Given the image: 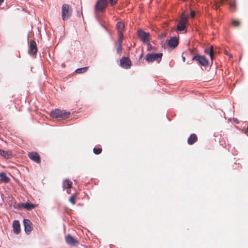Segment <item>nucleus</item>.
I'll return each mask as SVG.
<instances>
[{"label": "nucleus", "instance_id": "1", "mask_svg": "<svg viewBox=\"0 0 248 248\" xmlns=\"http://www.w3.org/2000/svg\"><path fill=\"white\" fill-rule=\"evenodd\" d=\"M163 54L162 53H148L145 57L146 61L150 63L156 62L157 63H159L162 59Z\"/></svg>", "mask_w": 248, "mask_h": 248}, {"label": "nucleus", "instance_id": "2", "mask_svg": "<svg viewBox=\"0 0 248 248\" xmlns=\"http://www.w3.org/2000/svg\"><path fill=\"white\" fill-rule=\"evenodd\" d=\"M70 112L64 110L55 109L51 111V116L53 118L66 119L69 117Z\"/></svg>", "mask_w": 248, "mask_h": 248}, {"label": "nucleus", "instance_id": "3", "mask_svg": "<svg viewBox=\"0 0 248 248\" xmlns=\"http://www.w3.org/2000/svg\"><path fill=\"white\" fill-rule=\"evenodd\" d=\"M108 6V0H98L94 6L96 13H103Z\"/></svg>", "mask_w": 248, "mask_h": 248}, {"label": "nucleus", "instance_id": "4", "mask_svg": "<svg viewBox=\"0 0 248 248\" xmlns=\"http://www.w3.org/2000/svg\"><path fill=\"white\" fill-rule=\"evenodd\" d=\"M72 13V9L67 4H64L62 7V17L63 20H66L69 19Z\"/></svg>", "mask_w": 248, "mask_h": 248}, {"label": "nucleus", "instance_id": "5", "mask_svg": "<svg viewBox=\"0 0 248 248\" xmlns=\"http://www.w3.org/2000/svg\"><path fill=\"white\" fill-rule=\"evenodd\" d=\"M138 36L140 37V40L144 43H148L149 41L150 34L146 33L142 30L138 31Z\"/></svg>", "mask_w": 248, "mask_h": 248}, {"label": "nucleus", "instance_id": "6", "mask_svg": "<svg viewBox=\"0 0 248 248\" xmlns=\"http://www.w3.org/2000/svg\"><path fill=\"white\" fill-rule=\"evenodd\" d=\"M65 240L66 243L71 246L76 247L79 244V242L70 234H68L65 236Z\"/></svg>", "mask_w": 248, "mask_h": 248}, {"label": "nucleus", "instance_id": "7", "mask_svg": "<svg viewBox=\"0 0 248 248\" xmlns=\"http://www.w3.org/2000/svg\"><path fill=\"white\" fill-rule=\"evenodd\" d=\"M192 60H196L200 64L204 66L208 65V61L204 56L196 55L192 58Z\"/></svg>", "mask_w": 248, "mask_h": 248}, {"label": "nucleus", "instance_id": "8", "mask_svg": "<svg viewBox=\"0 0 248 248\" xmlns=\"http://www.w3.org/2000/svg\"><path fill=\"white\" fill-rule=\"evenodd\" d=\"M116 28L118 31V35L119 38H123V32L124 30V24L122 21H118L116 25Z\"/></svg>", "mask_w": 248, "mask_h": 248}, {"label": "nucleus", "instance_id": "9", "mask_svg": "<svg viewBox=\"0 0 248 248\" xmlns=\"http://www.w3.org/2000/svg\"><path fill=\"white\" fill-rule=\"evenodd\" d=\"M38 49L36 42L34 40H31L29 45V53L31 55H35L37 52Z\"/></svg>", "mask_w": 248, "mask_h": 248}, {"label": "nucleus", "instance_id": "10", "mask_svg": "<svg viewBox=\"0 0 248 248\" xmlns=\"http://www.w3.org/2000/svg\"><path fill=\"white\" fill-rule=\"evenodd\" d=\"M28 156L31 160L37 163H40L41 162L40 155L36 152H32L29 153Z\"/></svg>", "mask_w": 248, "mask_h": 248}, {"label": "nucleus", "instance_id": "11", "mask_svg": "<svg viewBox=\"0 0 248 248\" xmlns=\"http://www.w3.org/2000/svg\"><path fill=\"white\" fill-rule=\"evenodd\" d=\"M23 222L25 231L27 233L29 234L33 229L32 223L29 219H24Z\"/></svg>", "mask_w": 248, "mask_h": 248}, {"label": "nucleus", "instance_id": "12", "mask_svg": "<svg viewBox=\"0 0 248 248\" xmlns=\"http://www.w3.org/2000/svg\"><path fill=\"white\" fill-rule=\"evenodd\" d=\"M121 66L125 69L130 67L131 61L130 59L127 57H123L120 60Z\"/></svg>", "mask_w": 248, "mask_h": 248}, {"label": "nucleus", "instance_id": "13", "mask_svg": "<svg viewBox=\"0 0 248 248\" xmlns=\"http://www.w3.org/2000/svg\"><path fill=\"white\" fill-rule=\"evenodd\" d=\"M178 44L179 40L176 37H171L168 41V45L172 48L176 47Z\"/></svg>", "mask_w": 248, "mask_h": 248}, {"label": "nucleus", "instance_id": "14", "mask_svg": "<svg viewBox=\"0 0 248 248\" xmlns=\"http://www.w3.org/2000/svg\"><path fill=\"white\" fill-rule=\"evenodd\" d=\"M72 182L69 180H65L63 182L62 186L63 189H66L68 193H70V189L72 187Z\"/></svg>", "mask_w": 248, "mask_h": 248}, {"label": "nucleus", "instance_id": "15", "mask_svg": "<svg viewBox=\"0 0 248 248\" xmlns=\"http://www.w3.org/2000/svg\"><path fill=\"white\" fill-rule=\"evenodd\" d=\"M13 231L16 234H18L20 232V225L18 220H15L13 223Z\"/></svg>", "mask_w": 248, "mask_h": 248}, {"label": "nucleus", "instance_id": "16", "mask_svg": "<svg viewBox=\"0 0 248 248\" xmlns=\"http://www.w3.org/2000/svg\"><path fill=\"white\" fill-rule=\"evenodd\" d=\"M123 38L118 37L117 42L115 43V46L117 47V52L119 54L122 51V42Z\"/></svg>", "mask_w": 248, "mask_h": 248}, {"label": "nucleus", "instance_id": "17", "mask_svg": "<svg viewBox=\"0 0 248 248\" xmlns=\"http://www.w3.org/2000/svg\"><path fill=\"white\" fill-rule=\"evenodd\" d=\"M198 138L196 134H192L190 135L187 139V143L189 145H192L193 143L197 142Z\"/></svg>", "mask_w": 248, "mask_h": 248}, {"label": "nucleus", "instance_id": "18", "mask_svg": "<svg viewBox=\"0 0 248 248\" xmlns=\"http://www.w3.org/2000/svg\"><path fill=\"white\" fill-rule=\"evenodd\" d=\"M229 9L232 12H234L237 9L236 2L235 0L231 1L229 2Z\"/></svg>", "mask_w": 248, "mask_h": 248}, {"label": "nucleus", "instance_id": "19", "mask_svg": "<svg viewBox=\"0 0 248 248\" xmlns=\"http://www.w3.org/2000/svg\"><path fill=\"white\" fill-rule=\"evenodd\" d=\"M0 155L4 158H9L12 155V153L10 151H5L0 149Z\"/></svg>", "mask_w": 248, "mask_h": 248}, {"label": "nucleus", "instance_id": "20", "mask_svg": "<svg viewBox=\"0 0 248 248\" xmlns=\"http://www.w3.org/2000/svg\"><path fill=\"white\" fill-rule=\"evenodd\" d=\"M0 179L1 181L5 183H8L10 181V179L4 172L0 173Z\"/></svg>", "mask_w": 248, "mask_h": 248}, {"label": "nucleus", "instance_id": "21", "mask_svg": "<svg viewBox=\"0 0 248 248\" xmlns=\"http://www.w3.org/2000/svg\"><path fill=\"white\" fill-rule=\"evenodd\" d=\"M179 22L187 24V17L184 13H182Z\"/></svg>", "mask_w": 248, "mask_h": 248}, {"label": "nucleus", "instance_id": "22", "mask_svg": "<svg viewBox=\"0 0 248 248\" xmlns=\"http://www.w3.org/2000/svg\"><path fill=\"white\" fill-rule=\"evenodd\" d=\"M186 24L182 23L181 22H179L178 23L177 25V29L179 31H182L185 30V29L186 28Z\"/></svg>", "mask_w": 248, "mask_h": 248}, {"label": "nucleus", "instance_id": "23", "mask_svg": "<svg viewBox=\"0 0 248 248\" xmlns=\"http://www.w3.org/2000/svg\"><path fill=\"white\" fill-rule=\"evenodd\" d=\"M89 68L88 66L79 68L76 70L75 72L78 74H81L86 72Z\"/></svg>", "mask_w": 248, "mask_h": 248}, {"label": "nucleus", "instance_id": "24", "mask_svg": "<svg viewBox=\"0 0 248 248\" xmlns=\"http://www.w3.org/2000/svg\"><path fill=\"white\" fill-rule=\"evenodd\" d=\"M24 207L28 210H30L34 207V206L32 204L26 203L24 204Z\"/></svg>", "mask_w": 248, "mask_h": 248}, {"label": "nucleus", "instance_id": "25", "mask_svg": "<svg viewBox=\"0 0 248 248\" xmlns=\"http://www.w3.org/2000/svg\"><path fill=\"white\" fill-rule=\"evenodd\" d=\"M76 198V195H73L69 199V201L73 205H75L76 204V201H75Z\"/></svg>", "mask_w": 248, "mask_h": 248}, {"label": "nucleus", "instance_id": "26", "mask_svg": "<svg viewBox=\"0 0 248 248\" xmlns=\"http://www.w3.org/2000/svg\"><path fill=\"white\" fill-rule=\"evenodd\" d=\"M209 53L211 60L213 61L214 59V50L213 46H211L210 47V50Z\"/></svg>", "mask_w": 248, "mask_h": 248}, {"label": "nucleus", "instance_id": "27", "mask_svg": "<svg viewBox=\"0 0 248 248\" xmlns=\"http://www.w3.org/2000/svg\"><path fill=\"white\" fill-rule=\"evenodd\" d=\"M102 151V150L101 148H94L93 149V152L94 154L96 155H99L100 154Z\"/></svg>", "mask_w": 248, "mask_h": 248}, {"label": "nucleus", "instance_id": "28", "mask_svg": "<svg viewBox=\"0 0 248 248\" xmlns=\"http://www.w3.org/2000/svg\"><path fill=\"white\" fill-rule=\"evenodd\" d=\"M232 24L234 27H239L241 23L238 20H233L232 21Z\"/></svg>", "mask_w": 248, "mask_h": 248}, {"label": "nucleus", "instance_id": "29", "mask_svg": "<svg viewBox=\"0 0 248 248\" xmlns=\"http://www.w3.org/2000/svg\"><path fill=\"white\" fill-rule=\"evenodd\" d=\"M118 0H109V3L111 6H113L116 4Z\"/></svg>", "mask_w": 248, "mask_h": 248}, {"label": "nucleus", "instance_id": "30", "mask_svg": "<svg viewBox=\"0 0 248 248\" xmlns=\"http://www.w3.org/2000/svg\"><path fill=\"white\" fill-rule=\"evenodd\" d=\"M147 45V50L148 51H151L152 49V45L150 44V42H148V43H146Z\"/></svg>", "mask_w": 248, "mask_h": 248}, {"label": "nucleus", "instance_id": "31", "mask_svg": "<svg viewBox=\"0 0 248 248\" xmlns=\"http://www.w3.org/2000/svg\"><path fill=\"white\" fill-rule=\"evenodd\" d=\"M219 3H215L213 5V7L214 9H216V10H217L218 9V8L219 7Z\"/></svg>", "mask_w": 248, "mask_h": 248}, {"label": "nucleus", "instance_id": "32", "mask_svg": "<svg viewBox=\"0 0 248 248\" xmlns=\"http://www.w3.org/2000/svg\"><path fill=\"white\" fill-rule=\"evenodd\" d=\"M195 12L194 11H191V12H190V16L192 18H194L195 17Z\"/></svg>", "mask_w": 248, "mask_h": 248}, {"label": "nucleus", "instance_id": "33", "mask_svg": "<svg viewBox=\"0 0 248 248\" xmlns=\"http://www.w3.org/2000/svg\"><path fill=\"white\" fill-rule=\"evenodd\" d=\"M218 3H219V6L220 5H222L224 4V1H222L221 0H219V1L218 2Z\"/></svg>", "mask_w": 248, "mask_h": 248}, {"label": "nucleus", "instance_id": "34", "mask_svg": "<svg viewBox=\"0 0 248 248\" xmlns=\"http://www.w3.org/2000/svg\"><path fill=\"white\" fill-rule=\"evenodd\" d=\"M184 53L182 54V57L183 62H185L186 58L185 57L183 56Z\"/></svg>", "mask_w": 248, "mask_h": 248}, {"label": "nucleus", "instance_id": "35", "mask_svg": "<svg viewBox=\"0 0 248 248\" xmlns=\"http://www.w3.org/2000/svg\"><path fill=\"white\" fill-rule=\"evenodd\" d=\"M4 0H0V5L3 2Z\"/></svg>", "mask_w": 248, "mask_h": 248}, {"label": "nucleus", "instance_id": "36", "mask_svg": "<svg viewBox=\"0 0 248 248\" xmlns=\"http://www.w3.org/2000/svg\"><path fill=\"white\" fill-rule=\"evenodd\" d=\"M226 55H228L230 57H232V55L231 54H229L228 53V52H226Z\"/></svg>", "mask_w": 248, "mask_h": 248}, {"label": "nucleus", "instance_id": "37", "mask_svg": "<svg viewBox=\"0 0 248 248\" xmlns=\"http://www.w3.org/2000/svg\"><path fill=\"white\" fill-rule=\"evenodd\" d=\"M142 56V54H141L140 56V58H141Z\"/></svg>", "mask_w": 248, "mask_h": 248}, {"label": "nucleus", "instance_id": "38", "mask_svg": "<svg viewBox=\"0 0 248 248\" xmlns=\"http://www.w3.org/2000/svg\"><path fill=\"white\" fill-rule=\"evenodd\" d=\"M221 0L225 1H227V0Z\"/></svg>", "mask_w": 248, "mask_h": 248}]
</instances>
